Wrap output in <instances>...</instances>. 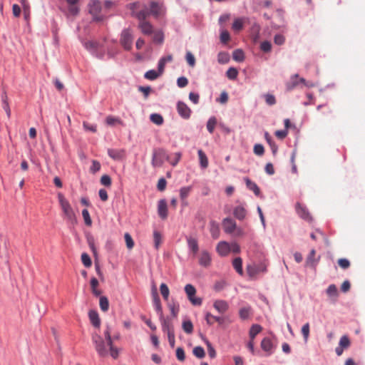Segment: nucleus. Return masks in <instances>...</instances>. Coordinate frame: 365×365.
Here are the masks:
<instances>
[{
  "instance_id": "obj_1",
  "label": "nucleus",
  "mask_w": 365,
  "mask_h": 365,
  "mask_svg": "<svg viewBox=\"0 0 365 365\" xmlns=\"http://www.w3.org/2000/svg\"><path fill=\"white\" fill-rule=\"evenodd\" d=\"M130 15L138 20V29L144 35H151L154 29L151 23L146 20L149 16L148 8L145 4L139 1L130 3L128 5Z\"/></svg>"
},
{
  "instance_id": "obj_2",
  "label": "nucleus",
  "mask_w": 365,
  "mask_h": 365,
  "mask_svg": "<svg viewBox=\"0 0 365 365\" xmlns=\"http://www.w3.org/2000/svg\"><path fill=\"white\" fill-rule=\"evenodd\" d=\"M165 160H169V155L163 148L153 150L151 164L153 168L162 167Z\"/></svg>"
},
{
  "instance_id": "obj_3",
  "label": "nucleus",
  "mask_w": 365,
  "mask_h": 365,
  "mask_svg": "<svg viewBox=\"0 0 365 365\" xmlns=\"http://www.w3.org/2000/svg\"><path fill=\"white\" fill-rule=\"evenodd\" d=\"M88 11L92 15L93 20L96 21L103 20L104 15L102 14V5L100 1L90 0Z\"/></svg>"
},
{
  "instance_id": "obj_4",
  "label": "nucleus",
  "mask_w": 365,
  "mask_h": 365,
  "mask_svg": "<svg viewBox=\"0 0 365 365\" xmlns=\"http://www.w3.org/2000/svg\"><path fill=\"white\" fill-rule=\"evenodd\" d=\"M133 40V38L131 31L128 29L123 30L120 35V42L121 46L125 50L129 51L132 48Z\"/></svg>"
},
{
  "instance_id": "obj_5",
  "label": "nucleus",
  "mask_w": 365,
  "mask_h": 365,
  "mask_svg": "<svg viewBox=\"0 0 365 365\" xmlns=\"http://www.w3.org/2000/svg\"><path fill=\"white\" fill-rule=\"evenodd\" d=\"M93 342L95 344L96 350L101 356H105L108 354V351L105 342L102 337L98 334H93L92 336Z\"/></svg>"
},
{
  "instance_id": "obj_6",
  "label": "nucleus",
  "mask_w": 365,
  "mask_h": 365,
  "mask_svg": "<svg viewBox=\"0 0 365 365\" xmlns=\"http://www.w3.org/2000/svg\"><path fill=\"white\" fill-rule=\"evenodd\" d=\"M165 7L163 3L158 1H151L150 4L149 16L152 14L154 17L158 18L159 16L164 14Z\"/></svg>"
},
{
  "instance_id": "obj_7",
  "label": "nucleus",
  "mask_w": 365,
  "mask_h": 365,
  "mask_svg": "<svg viewBox=\"0 0 365 365\" xmlns=\"http://www.w3.org/2000/svg\"><path fill=\"white\" fill-rule=\"evenodd\" d=\"M351 341L349 338L346 335H344L341 337L339 346L336 347L335 351L337 356H341L343 354L344 349H348L350 346Z\"/></svg>"
},
{
  "instance_id": "obj_8",
  "label": "nucleus",
  "mask_w": 365,
  "mask_h": 365,
  "mask_svg": "<svg viewBox=\"0 0 365 365\" xmlns=\"http://www.w3.org/2000/svg\"><path fill=\"white\" fill-rule=\"evenodd\" d=\"M177 110L178 114L185 119H188L190 117L191 110L183 102L179 101L177 104Z\"/></svg>"
},
{
  "instance_id": "obj_9",
  "label": "nucleus",
  "mask_w": 365,
  "mask_h": 365,
  "mask_svg": "<svg viewBox=\"0 0 365 365\" xmlns=\"http://www.w3.org/2000/svg\"><path fill=\"white\" fill-rule=\"evenodd\" d=\"M224 231L228 234L234 233L236 229V222L231 218H225L222 221Z\"/></svg>"
},
{
  "instance_id": "obj_10",
  "label": "nucleus",
  "mask_w": 365,
  "mask_h": 365,
  "mask_svg": "<svg viewBox=\"0 0 365 365\" xmlns=\"http://www.w3.org/2000/svg\"><path fill=\"white\" fill-rule=\"evenodd\" d=\"M217 252L220 256H227L231 252L229 243L225 241L220 242L217 245Z\"/></svg>"
},
{
  "instance_id": "obj_11",
  "label": "nucleus",
  "mask_w": 365,
  "mask_h": 365,
  "mask_svg": "<svg viewBox=\"0 0 365 365\" xmlns=\"http://www.w3.org/2000/svg\"><path fill=\"white\" fill-rule=\"evenodd\" d=\"M296 210L301 218L308 222L312 221V218L309 211L305 207L302 206L300 203H297Z\"/></svg>"
},
{
  "instance_id": "obj_12",
  "label": "nucleus",
  "mask_w": 365,
  "mask_h": 365,
  "mask_svg": "<svg viewBox=\"0 0 365 365\" xmlns=\"http://www.w3.org/2000/svg\"><path fill=\"white\" fill-rule=\"evenodd\" d=\"M199 264L205 267L210 266L211 263V257L210 253L206 250H202L199 255Z\"/></svg>"
},
{
  "instance_id": "obj_13",
  "label": "nucleus",
  "mask_w": 365,
  "mask_h": 365,
  "mask_svg": "<svg viewBox=\"0 0 365 365\" xmlns=\"http://www.w3.org/2000/svg\"><path fill=\"white\" fill-rule=\"evenodd\" d=\"M158 213L162 220L168 217V205L165 200H160L158 205Z\"/></svg>"
},
{
  "instance_id": "obj_14",
  "label": "nucleus",
  "mask_w": 365,
  "mask_h": 365,
  "mask_svg": "<svg viewBox=\"0 0 365 365\" xmlns=\"http://www.w3.org/2000/svg\"><path fill=\"white\" fill-rule=\"evenodd\" d=\"M162 330L167 334L174 332V327L170 319L163 317L160 319Z\"/></svg>"
},
{
  "instance_id": "obj_15",
  "label": "nucleus",
  "mask_w": 365,
  "mask_h": 365,
  "mask_svg": "<svg viewBox=\"0 0 365 365\" xmlns=\"http://www.w3.org/2000/svg\"><path fill=\"white\" fill-rule=\"evenodd\" d=\"M153 305L155 307V311L159 315L160 319L163 317V307L161 304V302L160 299V297L158 296V292L155 289L153 291Z\"/></svg>"
},
{
  "instance_id": "obj_16",
  "label": "nucleus",
  "mask_w": 365,
  "mask_h": 365,
  "mask_svg": "<svg viewBox=\"0 0 365 365\" xmlns=\"http://www.w3.org/2000/svg\"><path fill=\"white\" fill-rule=\"evenodd\" d=\"M108 154L114 160H120L125 156V151L120 149H108Z\"/></svg>"
},
{
  "instance_id": "obj_17",
  "label": "nucleus",
  "mask_w": 365,
  "mask_h": 365,
  "mask_svg": "<svg viewBox=\"0 0 365 365\" xmlns=\"http://www.w3.org/2000/svg\"><path fill=\"white\" fill-rule=\"evenodd\" d=\"M187 246L192 252L193 256H195L199 250L198 242L197 239L188 237H187Z\"/></svg>"
},
{
  "instance_id": "obj_18",
  "label": "nucleus",
  "mask_w": 365,
  "mask_h": 365,
  "mask_svg": "<svg viewBox=\"0 0 365 365\" xmlns=\"http://www.w3.org/2000/svg\"><path fill=\"white\" fill-rule=\"evenodd\" d=\"M58 202L61 209L66 216L68 215V202L64 195L61 192L57 194Z\"/></svg>"
},
{
  "instance_id": "obj_19",
  "label": "nucleus",
  "mask_w": 365,
  "mask_h": 365,
  "mask_svg": "<svg viewBox=\"0 0 365 365\" xmlns=\"http://www.w3.org/2000/svg\"><path fill=\"white\" fill-rule=\"evenodd\" d=\"M213 307L221 314L226 312L229 309L227 302L224 300H216L214 302Z\"/></svg>"
},
{
  "instance_id": "obj_20",
  "label": "nucleus",
  "mask_w": 365,
  "mask_h": 365,
  "mask_svg": "<svg viewBox=\"0 0 365 365\" xmlns=\"http://www.w3.org/2000/svg\"><path fill=\"white\" fill-rule=\"evenodd\" d=\"M81 10L80 0H70V16H76Z\"/></svg>"
},
{
  "instance_id": "obj_21",
  "label": "nucleus",
  "mask_w": 365,
  "mask_h": 365,
  "mask_svg": "<svg viewBox=\"0 0 365 365\" xmlns=\"http://www.w3.org/2000/svg\"><path fill=\"white\" fill-rule=\"evenodd\" d=\"M261 348L263 351L267 353V355H270L272 353L273 344L270 339L264 338L261 341Z\"/></svg>"
},
{
  "instance_id": "obj_22",
  "label": "nucleus",
  "mask_w": 365,
  "mask_h": 365,
  "mask_svg": "<svg viewBox=\"0 0 365 365\" xmlns=\"http://www.w3.org/2000/svg\"><path fill=\"white\" fill-rule=\"evenodd\" d=\"M327 294L330 297L334 302H335L338 297L339 292L337 287L335 284H330L327 289Z\"/></svg>"
},
{
  "instance_id": "obj_23",
  "label": "nucleus",
  "mask_w": 365,
  "mask_h": 365,
  "mask_svg": "<svg viewBox=\"0 0 365 365\" xmlns=\"http://www.w3.org/2000/svg\"><path fill=\"white\" fill-rule=\"evenodd\" d=\"M233 214L237 219L242 220L245 218L247 212L244 207L239 205L234 209Z\"/></svg>"
},
{
  "instance_id": "obj_24",
  "label": "nucleus",
  "mask_w": 365,
  "mask_h": 365,
  "mask_svg": "<svg viewBox=\"0 0 365 365\" xmlns=\"http://www.w3.org/2000/svg\"><path fill=\"white\" fill-rule=\"evenodd\" d=\"M3 245H0V257L7 259L9 257L8 241L6 239H1Z\"/></svg>"
},
{
  "instance_id": "obj_25",
  "label": "nucleus",
  "mask_w": 365,
  "mask_h": 365,
  "mask_svg": "<svg viewBox=\"0 0 365 365\" xmlns=\"http://www.w3.org/2000/svg\"><path fill=\"white\" fill-rule=\"evenodd\" d=\"M88 316L91 324L96 327H99L101 320L97 312L91 310L89 312Z\"/></svg>"
},
{
  "instance_id": "obj_26",
  "label": "nucleus",
  "mask_w": 365,
  "mask_h": 365,
  "mask_svg": "<svg viewBox=\"0 0 365 365\" xmlns=\"http://www.w3.org/2000/svg\"><path fill=\"white\" fill-rule=\"evenodd\" d=\"M58 7L65 16L68 18V0H58Z\"/></svg>"
},
{
  "instance_id": "obj_27",
  "label": "nucleus",
  "mask_w": 365,
  "mask_h": 365,
  "mask_svg": "<svg viewBox=\"0 0 365 365\" xmlns=\"http://www.w3.org/2000/svg\"><path fill=\"white\" fill-rule=\"evenodd\" d=\"M245 19V18H237L234 20V22L232 26V29L235 32L240 31L244 26Z\"/></svg>"
},
{
  "instance_id": "obj_28",
  "label": "nucleus",
  "mask_w": 365,
  "mask_h": 365,
  "mask_svg": "<svg viewBox=\"0 0 365 365\" xmlns=\"http://www.w3.org/2000/svg\"><path fill=\"white\" fill-rule=\"evenodd\" d=\"M210 231L212 237L214 239H217L220 236V227L217 222L215 221L210 222Z\"/></svg>"
},
{
  "instance_id": "obj_29",
  "label": "nucleus",
  "mask_w": 365,
  "mask_h": 365,
  "mask_svg": "<svg viewBox=\"0 0 365 365\" xmlns=\"http://www.w3.org/2000/svg\"><path fill=\"white\" fill-rule=\"evenodd\" d=\"M197 153L201 168L204 169L207 168L208 167V159L207 155L202 150H199Z\"/></svg>"
},
{
  "instance_id": "obj_30",
  "label": "nucleus",
  "mask_w": 365,
  "mask_h": 365,
  "mask_svg": "<svg viewBox=\"0 0 365 365\" xmlns=\"http://www.w3.org/2000/svg\"><path fill=\"white\" fill-rule=\"evenodd\" d=\"M245 181L246 182L247 187L250 190H252L256 195H259L260 190H259V187L257 185V184L255 182H252V180H250L247 178H245Z\"/></svg>"
},
{
  "instance_id": "obj_31",
  "label": "nucleus",
  "mask_w": 365,
  "mask_h": 365,
  "mask_svg": "<svg viewBox=\"0 0 365 365\" xmlns=\"http://www.w3.org/2000/svg\"><path fill=\"white\" fill-rule=\"evenodd\" d=\"M232 265L236 272L240 275L243 274L242 260L240 257H236L232 262Z\"/></svg>"
},
{
  "instance_id": "obj_32",
  "label": "nucleus",
  "mask_w": 365,
  "mask_h": 365,
  "mask_svg": "<svg viewBox=\"0 0 365 365\" xmlns=\"http://www.w3.org/2000/svg\"><path fill=\"white\" fill-rule=\"evenodd\" d=\"M262 328L260 325L253 324L251 327V328L250 329V332H249L250 339L254 340L256 335H257L262 331Z\"/></svg>"
},
{
  "instance_id": "obj_33",
  "label": "nucleus",
  "mask_w": 365,
  "mask_h": 365,
  "mask_svg": "<svg viewBox=\"0 0 365 365\" xmlns=\"http://www.w3.org/2000/svg\"><path fill=\"white\" fill-rule=\"evenodd\" d=\"M153 41L154 43L161 44L164 41V34L162 31H153Z\"/></svg>"
},
{
  "instance_id": "obj_34",
  "label": "nucleus",
  "mask_w": 365,
  "mask_h": 365,
  "mask_svg": "<svg viewBox=\"0 0 365 365\" xmlns=\"http://www.w3.org/2000/svg\"><path fill=\"white\" fill-rule=\"evenodd\" d=\"M205 319L207 323L209 324H212L214 322H217L219 324H222L223 319L220 317H215L210 313H207L205 317Z\"/></svg>"
},
{
  "instance_id": "obj_35",
  "label": "nucleus",
  "mask_w": 365,
  "mask_h": 365,
  "mask_svg": "<svg viewBox=\"0 0 365 365\" xmlns=\"http://www.w3.org/2000/svg\"><path fill=\"white\" fill-rule=\"evenodd\" d=\"M161 74L155 70H149L144 74V77L150 81H154L157 79Z\"/></svg>"
},
{
  "instance_id": "obj_36",
  "label": "nucleus",
  "mask_w": 365,
  "mask_h": 365,
  "mask_svg": "<svg viewBox=\"0 0 365 365\" xmlns=\"http://www.w3.org/2000/svg\"><path fill=\"white\" fill-rule=\"evenodd\" d=\"M153 241L155 248L158 250L162 242V235L158 230H154L153 232Z\"/></svg>"
},
{
  "instance_id": "obj_37",
  "label": "nucleus",
  "mask_w": 365,
  "mask_h": 365,
  "mask_svg": "<svg viewBox=\"0 0 365 365\" xmlns=\"http://www.w3.org/2000/svg\"><path fill=\"white\" fill-rule=\"evenodd\" d=\"M251 313V307H245L240 309L239 314L240 317L245 320L249 318Z\"/></svg>"
},
{
  "instance_id": "obj_38",
  "label": "nucleus",
  "mask_w": 365,
  "mask_h": 365,
  "mask_svg": "<svg viewBox=\"0 0 365 365\" xmlns=\"http://www.w3.org/2000/svg\"><path fill=\"white\" fill-rule=\"evenodd\" d=\"M232 58L236 61L242 62L245 59L244 52L241 49H236L233 51Z\"/></svg>"
},
{
  "instance_id": "obj_39",
  "label": "nucleus",
  "mask_w": 365,
  "mask_h": 365,
  "mask_svg": "<svg viewBox=\"0 0 365 365\" xmlns=\"http://www.w3.org/2000/svg\"><path fill=\"white\" fill-rule=\"evenodd\" d=\"M191 190V186L181 187L180 190V197L181 200L184 201L187 197Z\"/></svg>"
},
{
  "instance_id": "obj_40",
  "label": "nucleus",
  "mask_w": 365,
  "mask_h": 365,
  "mask_svg": "<svg viewBox=\"0 0 365 365\" xmlns=\"http://www.w3.org/2000/svg\"><path fill=\"white\" fill-rule=\"evenodd\" d=\"M160 291L164 300L167 301L170 294V290L167 284L162 283L160 286Z\"/></svg>"
},
{
  "instance_id": "obj_41",
  "label": "nucleus",
  "mask_w": 365,
  "mask_h": 365,
  "mask_svg": "<svg viewBox=\"0 0 365 365\" xmlns=\"http://www.w3.org/2000/svg\"><path fill=\"white\" fill-rule=\"evenodd\" d=\"M316 252L314 250H312L309 256L307 258L306 264L311 267H315L317 264V262L315 261L314 257H315Z\"/></svg>"
},
{
  "instance_id": "obj_42",
  "label": "nucleus",
  "mask_w": 365,
  "mask_h": 365,
  "mask_svg": "<svg viewBox=\"0 0 365 365\" xmlns=\"http://www.w3.org/2000/svg\"><path fill=\"white\" fill-rule=\"evenodd\" d=\"M150 119L153 123L158 125H160L163 123V116L158 113L151 114L150 116Z\"/></svg>"
},
{
  "instance_id": "obj_43",
  "label": "nucleus",
  "mask_w": 365,
  "mask_h": 365,
  "mask_svg": "<svg viewBox=\"0 0 365 365\" xmlns=\"http://www.w3.org/2000/svg\"><path fill=\"white\" fill-rule=\"evenodd\" d=\"M101 309L103 312H107L109 308V302L106 297H100V302H99Z\"/></svg>"
},
{
  "instance_id": "obj_44",
  "label": "nucleus",
  "mask_w": 365,
  "mask_h": 365,
  "mask_svg": "<svg viewBox=\"0 0 365 365\" xmlns=\"http://www.w3.org/2000/svg\"><path fill=\"white\" fill-rule=\"evenodd\" d=\"M216 124H217V119L215 117H211L209 118V120L207 123V129L210 133H212L214 132Z\"/></svg>"
},
{
  "instance_id": "obj_45",
  "label": "nucleus",
  "mask_w": 365,
  "mask_h": 365,
  "mask_svg": "<svg viewBox=\"0 0 365 365\" xmlns=\"http://www.w3.org/2000/svg\"><path fill=\"white\" fill-rule=\"evenodd\" d=\"M298 77L299 76L297 74H296L292 77L290 82H288L287 83V90H289V91L292 90L294 88H295L296 86H297L299 85Z\"/></svg>"
},
{
  "instance_id": "obj_46",
  "label": "nucleus",
  "mask_w": 365,
  "mask_h": 365,
  "mask_svg": "<svg viewBox=\"0 0 365 365\" xmlns=\"http://www.w3.org/2000/svg\"><path fill=\"white\" fill-rule=\"evenodd\" d=\"M182 329L188 334H190L193 331V325L191 321L187 320L182 322Z\"/></svg>"
},
{
  "instance_id": "obj_47",
  "label": "nucleus",
  "mask_w": 365,
  "mask_h": 365,
  "mask_svg": "<svg viewBox=\"0 0 365 365\" xmlns=\"http://www.w3.org/2000/svg\"><path fill=\"white\" fill-rule=\"evenodd\" d=\"M192 353L198 359H202L205 356V350L201 346H195L192 350Z\"/></svg>"
},
{
  "instance_id": "obj_48",
  "label": "nucleus",
  "mask_w": 365,
  "mask_h": 365,
  "mask_svg": "<svg viewBox=\"0 0 365 365\" xmlns=\"http://www.w3.org/2000/svg\"><path fill=\"white\" fill-rule=\"evenodd\" d=\"M230 56L226 52H220L218 53L217 60L220 63H226L229 61Z\"/></svg>"
},
{
  "instance_id": "obj_49",
  "label": "nucleus",
  "mask_w": 365,
  "mask_h": 365,
  "mask_svg": "<svg viewBox=\"0 0 365 365\" xmlns=\"http://www.w3.org/2000/svg\"><path fill=\"white\" fill-rule=\"evenodd\" d=\"M226 75L229 79L235 80L237 77L238 71L235 68L232 67L227 71Z\"/></svg>"
},
{
  "instance_id": "obj_50",
  "label": "nucleus",
  "mask_w": 365,
  "mask_h": 365,
  "mask_svg": "<svg viewBox=\"0 0 365 365\" xmlns=\"http://www.w3.org/2000/svg\"><path fill=\"white\" fill-rule=\"evenodd\" d=\"M169 309L170 311V313L173 317H176L179 312V305L175 304V303H170L168 304Z\"/></svg>"
},
{
  "instance_id": "obj_51",
  "label": "nucleus",
  "mask_w": 365,
  "mask_h": 365,
  "mask_svg": "<svg viewBox=\"0 0 365 365\" xmlns=\"http://www.w3.org/2000/svg\"><path fill=\"white\" fill-rule=\"evenodd\" d=\"M185 292L187 297H192V295H195L196 289L192 284H188L185 287Z\"/></svg>"
},
{
  "instance_id": "obj_52",
  "label": "nucleus",
  "mask_w": 365,
  "mask_h": 365,
  "mask_svg": "<svg viewBox=\"0 0 365 365\" xmlns=\"http://www.w3.org/2000/svg\"><path fill=\"white\" fill-rule=\"evenodd\" d=\"M82 215H83L85 224L86 225L90 226L92 223V220L91 219L88 210L87 209H83L82 210Z\"/></svg>"
},
{
  "instance_id": "obj_53",
  "label": "nucleus",
  "mask_w": 365,
  "mask_h": 365,
  "mask_svg": "<svg viewBox=\"0 0 365 365\" xmlns=\"http://www.w3.org/2000/svg\"><path fill=\"white\" fill-rule=\"evenodd\" d=\"M81 261L82 263L84 264L85 267H89L91 266V259L89 257V255L86 253H83L81 255Z\"/></svg>"
},
{
  "instance_id": "obj_54",
  "label": "nucleus",
  "mask_w": 365,
  "mask_h": 365,
  "mask_svg": "<svg viewBox=\"0 0 365 365\" xmlns=\"http://www.w3.org/2000/svg\"><path fill=\"white\" fill-rule=\"evenodd\" d=\"M124 237L128 249L131 250L134 247V242L130 235L125 233Z\"/></svg>"
},
{
  "instance_id": "obj_55",
  "label": "nucleus",
  "mask_w": 365,
  "mask_h": 365,
  "mask_svg": "<svg viewBox=\"0 0 365 365\" xmlns=\"http://www.w3.org/2000/svg\"><path fill=\"white\" fill-rule=\"evenodd\" d=\"M186 61L187 62V63L191 66V67H193L195 66V56L192 55V53L190 51H187L186 53Z\"/></svg>"
},
{
  "instance_id": "obj_56",
  "label": "nucleus",
  "mask_w": 365,
  "mask_h": 365,
  "mask_svg": "<svg viewBox=\"0 0 365 365\" xmlns=\"http://www.w3.org/2000/svg\"><path fill=\"white\" fill-rule=\"evenodd\" d=\"M302 334L304 336V340L307 341L309 336V324L306 323L302 327Z\"/></svg>"
},
{
  "instance_id": "obj_57",
  "label": "nucleus",
  "mask_w": 365,
  "mask_h": 365,
  "mask_svg": "<svg viewBox=\"0 0 365 365\" xmlns=\"http://www.w3.org/2000/svg\"><path fill=\"white\" fill-rule=\"evenodd\" d=\"M187 298L192 305L200 306L202 303V299L195 297V295H192V297H187Z\"/></svg>"
},
{
  "instance_id": "obj_58",
  "label": "nucleus",
  "mask_w": 365,
  "mask_h": 365,
  "mask_svg": "<svg viewBox=\"0 0 365 365\" xmlns=\"http://www.w3.org/2000/svg\"><path fill=\"white\" fill-rule=\"evenodd\" d=\"M176 357L180 361H183L185 359V351L182 348H181V347L177 348Z\"/></svg>"
},
{
  "instance_id": "obj_59",
  "label": "nucleus",
  "mask_w": 365,
  "mask_h": 365,
  "mask_svg": "<svg viewBox=\"0 0 365 365\" xmlns=\"http://www.w3.org/2000/svg\"><path fill=\"white\" fill-rule=\"evenodd\" d=\"M101 183L106 187H110L111 185V178L108 175H103L101 178Z\"/></svg>"
},
{
  "instance_id": "obj_60",
  "label": "nucleus",
  "mask_w": 365,
  "mask_h": 365,
  "mask_svg": "<svg viewBox=\"0 0 365 365\" xmlns=\"http://www.w3.org/2000/svg\"><path fill=\"white\" fill-rule=\"evenodd\" d=\"M230 34L227 30H222L220 33V40L222 43H226L230 41Z\"/></svg>"
},
{
  "instance_id": "obj_61",
  "label": "nucleus",
  "mask_w": 365,
  "mask_h": 365,
  "mask_svg": "<svg viewBox=\"0 0 365 365\" xmlns=\"http://www.w3.org/2000/svg\"><path fill=\"white\" fill-rule=\"evenodd\" d=\"M85 46L88 50L93 51L98 48V43L93 41H89L85 43Z\"/></svg>"
},
{
  "instance_id": "obj_62",
  "label": "nucleus",
  "mask_w": 365,
  "mask_h": 365,
  "mask_svg": "<svg viewBox=\"0 0 365 365\" xmlns=\"http://www.w3.org/2000/svg\"><path fill=\"white\" fill-rule=\"evenodd\" d=\"M254 153L257 155H262L264 153V149L262 145L261 144H256L254 146Z\"/></svg>"
},
{
  "instance_id": "obj_63",
  "label": "nucleus",
  "mask_w": 365,
  "mask_h": 365,
  "mask_svg": "<svg viewBox=\"0 0 365 365\" xmlns=\"http://www.w3.org/2000/svg\"><path fill=\"white\" fill-rule=\"evenodd\" d=\"M106 123L109 125H113L116 123H122V121L119 118L111 116V115L108 116L106 118Z\"/></svg>"
},
{
  "instance_id": "obj_64",
  "label": "nucleus",
  "mask_w": 365,
  "mask_h": 365,
  "mask_svg": "<svg viewBox=\"0 0 365 365\" xmlns=\"http://www.w3.org/2000/svg\"><path fill=\"white\" fill-rule=\"evenodd\" d=\"M338 264L341 268L346 269L349 267L350 262L347 259L341 258L338 260Z\"/></svg>"
}]
</instances>
